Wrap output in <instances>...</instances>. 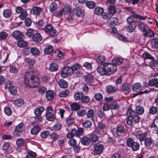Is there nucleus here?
<instances>
[{
  "label": "nucleus",
  "mask_w": 158,
  "mask_h": 158,
  "mask_svg": "<svg viewBox=\"0 0 158 158\" xmlns=\"http://www.w3.org/2000/svg\"><path fill=\"white\" fill-rule=\"evenodd\" d=\"M117 70L116 65L113 63H106L102 66H99L97 68L98 72L102 75H110L114 73Z\"/></svg>",
  "instance_id": "f257e3e1"
},
{
  "label": "nucleus",
  "mask_w": 158,
  "mask_h": 158,
  "mask_svg": "<svg viewBox=\"0 0 158 158\" xmlns=\"http://www.w3.org/2000/svg\"><path fill=\"white\" fill-rule=\"evenodd\" d=\"M24 82L27 86L34 88L39 85L40 79L38 77L32 75L29 73L27 72L24 76Z\"/></svg>",
  "instance_id": "f03ea898"
},
{
  "label": "nucleus",
  "mask_w": 158,
  "mask_h": 158,
  "mask_svg": "<svg viewBox=\"0 0 158 158\" xmlns=\"http://www.w3.org/2000/svg\"><path fill=\"white\" fill-rule=\"evenodd\" d=\"M126 144L128 147H131L134 151H137L139 149V144L137 142L134 141L131 138H129L127 139Z\"/></svg>",
  "instance_id": "7ed1b4c3"
},
{
  "label": "nucleus",
  "mask_w": 158,
  "mask_h": 158,
  "mask_svg": "<svg viewBox=\"0 0 158 158\" xmlns=\"http://www.w3.org/2000/svg\"><path fill=\"white\" fill-rule=\"evenodd\" d=\"M73 73L70 67H64L61 71L60 75L63 78L71 76Z\"/></svg>",
  "instance_id": "20e7f679"
},
{
  "label": "nucleus",
  "mask_w": 158,
  "mask_h": 158,
  "mask_svg": "<svg viewBox=\"0 0 158 158\" xmlns=\"http://www.w3.org/2000/svg\"><path fill=\"white\" fill-rule=\"evenodd\" d=\"M13 84L12 81H8L5 83L4 86L5 89L8 88L10 93L14 95L16 93L17 90L16 88L13 86Z\"/></svg>",
  "instance_id": "39448f33"
},
{
  "label": "nucleus",
  "mask_w": 158,
  "mask_h": 158,
  "mask_svg": "<svg viewBox=\"0 0 158 158\" xmlns=\"http://www.w3.org/2000/svg\"><path fill=\"white\" fill-rule=\"evenodd\" d=\"M44 31L50 36H54L56 32V30L53 28L52 25L50 24H48L45 27Z\"/></svg>",
  "instance_id": "423d86ee"
},
{
  "label": "nucleus",
  "mask_w": 158,
  "mask_h": 158,
  "mask_svg": "<svg viewBox=\"0 0 158 158\" xmlns=\"http://www.w3.org/2000/svg\"><path fill=\"white\" fill-rule=\"evenodd\" d=\"M130 87L129 84L125 83L121 86L120 89L121 91L125 94H128L129 92Z\"/></svg>",
  "instance_id": "0eeeda50"
},
{
  "label": "nucleus",
  "mask_w": 158,
  "mask_h": 158,
  "mask_svg": "<svg viewBox=\"0 0 158 158\" xmlns=\"http://www.w3.org/2000/svg\"><path fill=\"white\" fill-rule=\"evenodd\" d=\"M73 12L78 17H82L84 16V10L79 7H77L74 9Z\"/></svg>",
  "instance_id": "6e6552de"
},
{
  "label": "nucleus",
  "mask_w": 158,
  "mask_h": 158,
  "mask_svg": "<svg viewBox=\"0 0 158 158\" xmlns=\"http://www.w3.org/2000/svg\"><path fill=\"white\" fill-rule=\"evenodd\" d=\"M143 35L144 36L152 38L154 36V34L152 30L148 27L143 32Z\"/></svg>",
  "instance_id": "1a4fd4ad"
},
{
  "label": "nucleus",
  "mask_w": 158,
  "mask_h": 158,
  "mask_svg": "<svg viewBox=\"0 0 158 158\" xmlns=\"http://www.w3.org/2000/svg\"><path fill=\"white\" fill-rule=\"evenodd\" d=\"M12 36L17 40H19L22 39L23 35L22 33L20 31H15L13 32Z\"/></svg>",
  "instance_id": "9d476101"
},
{
  "label": "nucleus",
  "mask_w": 158,
  "mask_h": 158,
  "mask_svg": "<svg viewBox=\"0 0 158 158\" xmlns=\"http://www.w3.org/2000/svg\"><path fill=\"white\" fill-rule=\"evenodd\" d=\"M134 134L139 139L140 141L141 142L145 140V139L148 136V133L147 132H145L143 133H139L136 135Z\"/></svg>",
  "instance_id": "9b49d317"
},
{
  "label": "nucleus",
  "mask_w": 158,
  "mask_h": 158,
  "mask_svg": "<svg viewBox=\"0 0 158 158\" xmlns=\"http://www.w3.org/2000/svg\"><path fill=\"white\" fill-rule=\"evenodd\" d=\"M85 80L87 83L93 84L94 82V77L90 74H88L85 77Z\"/></svg>",
  "instance_id": "f8f14e48"
},
{
  "label": "nucleus",
  "mask_w": 158,
  "mask_h": 158,
  "mask_svg": "<svg viewBox=\"0 0 158 158\" xmlns=\"http://www.w3.org/2000/svg\"><path fill=\"white\" fill-rule=\"evenodd\" d=\"M103 148V146L102 145L99 144L95 147L94 153L96 155H98L101 154L102 152Z\"/></svg>",
  "instance_id": "ddd939ff"
},
{
  "label": "nucleus",
  "mask_w": 158,
  "mask_h": 158,
  "mask_svg": "<svg viewBox=\"0 0 158 158\" xmlns=\"http://www.w3.org/2000/svg\"><path fill=\"white\" fill-rule=\"evenodd\" d=\"M44 110V109L43 107L40 106L35 108L34 110V113L36 116H40Z\"/></svg>",
  "instance_id": "4468645a"
},
{
  "label": "nucleus",
  "mask_w": 158,
  "mask_h": 158,
  "mask_svg": "<svg viewBox=\"0 0 158 158\" xmlns=\"http://www.w3.org/2000/svg\"><path fill=\"white\" fill-rule=\"evenodd\" d=\"M42 36L39 33L35 34L32 36L33 40L35 42H39L42 40Z\"/></svg>",
  "instance_id": "2eb2a0df"
},
{
  "label": "nucleus",
  "mask_w": 158,
  "mask_h": 158,
  "mask_svg": "<svg viewBox=\"0 0 158 158\" xmlns=\"http://www.w3.org/2000/svg\"><path fill=\"white\" fill-rule=\"evenodd\" d=\"M41 8L37 6H34L31 10V12L34 15H38L41 11Z\"/></svg>",
  "instance_id": "dca6fc26"
},
{
  "label": "nucleus",
  "mask_w": 158,
  "mask_h": 158,
  "mask_svg": "<svg viewBox=\"0 0 158 158\" xmlns=\"http://www.w3.org/2000/svg\"><path fill=\"white\" fill-rule=\"evenodd\" d=\"M84 96V94L82 92L78 91L76 92L74 95V98L75 100H81Z\"/></svg>",
  "instance_id": "f3484780"
},
{
  "label": "nucleus",
  "mask_w": 158,
  "mask_h": 158,
  "mask_svg": "<svg viewBox=\"0 0 158 158\" xmlns=\"http://www.w3.org/2000/svg\"><path fill=\"white\" fill-rule=\"evenodd\" d=\"M142 89L141 85L139 83H136L134 84L132 87L133 90L135 92H138Z\"/></svg>",
  "instance_id": "a211bd4d"
},
{
  "label": "nucleus",
  "mask_w": 158,
  "mask_h": 158,
  "mask_svg": "<svg viewBox=\"0 0 158 158\" xmlns=\"http://www.w3.org/2000/svg\"><path fill=\"white\" fill-rule=\"evenodd\" d=\"M126 114L127 117L132 118L137 114L136 112L130 108L128 109Z\"/></svg>",
  "instance_id": "6ab92c4d"
},
{
  "label": "nucleus",
  "mask_w": 158,
  "mask_h": 158,
  "mask_svg": "<svg viewBox=\"0 0 158 158\" xmlns=\"http://www.w3.org/2000/svg\"><path fill=\"white\" fill-rule=\"evenodd\" d=\"M54 93L52 90H49L46 92V96L48 100L52 99L54 98Z\"/></svg>",
  "instance_id": "aec40b11"
},
{
  "label": "nucleus",
  "mask_w": 158,
  "mask_h": 158,
  "mask_svg": "<svg viewBox=\"0 0 158 158\" xmlns=\"http://www.w3.org/2000/svg\"><path fill=\"white\" fill-rule=\"evenodd\" d=\"M40 130V126L36 125L34 126L31 131V134L33 135L38 133Z\"/></svg>",
  "instance_id": "412c9836"
},
{
  "label": "nucleus",
  "mask_w": 158,
  "mask_h": 158,
  "mask_svg": "<svg viewBox=\"0 0 158 158\" xmlns=\"http://www.w3.org/2000/svg\"><path fill=\"white\" fill-rule=\"evenodd\" d=\"M72 110L77 111L79 110L81 108L80 104L78 103H73L70 105Z\"/></svg>",
  "instance_id": "4be33fe9"
},
{
  "label": "nucleus",
  "mask_w": 158,
  "mask_h": 158,
  "mask_svg": "<svg viewBox=\"0 0 158 158\" xmlns=\"http://www.w3.org/2000/svg\"><path fill=\"white\" fill-rule=\"evenodd\" d=\"M151 44L153 48L155 49L158 48V39L154 38L152 40Z\"/></svg>",
  "instance_id": "5701e85b"
},
{
  "label": "nucleus",
  "mask_w": 158,
  "mask_h": 158,
  "mask_svg": "<svg viewBox=\"0 0 158 158\" xmlns=\"http://www.w3.org/2000/svg\"><path fill=\"white\" fill-rule=\"evenodd\" d=\"M17 43L18 46L20 47L23 48L27 46L28 45V43L27 41L22 40V39L18 40Z\"/></svg>",
  "instance_id": "b1692460"
},
{
  "label": "nucleus",
  "mask_w": 158,
  "mask_h": 158,
  "mask_svg": "<svg viewBox=\"0 0 158 158\" xmlns=\"http://www.w3.org/2000/svg\"><path fill=\"white\" fill-rule=\"evenodd\" d=\"M116 88L111 85H109L106 87V91L107 93L111 94L115 92L116 91Z\"/></svg>",
  "instance_id": "393cba45"
},
{
  "label": "nucleus",
  "mask_w": 158,
  "mask_h": 158,
  "mask_svg": "<svg viewBox=\"0 0 158 158\" xmlns=\"http://www.w3.org/2000/svg\"><path fill=\"white\" fill-rule=\"evenodd\" d=\"M158 83V79L157 78H155L150 80L148 83V85L150 86H154L157 88Z\"/></svg>",
  "instance_id": "a878e982"
},
{
  "label": "nucleus",
  "mask_w": 158,
  "mask_h": 158,
  "mask_svg": "<svg viewBox=\"0 0 158 158\" xmlns=\"http://www.w3.org/2000/svg\"><path fill=\"white\" fill-rule=\"evenodd\" d=\"M58 84L62 88H65L68 86V83L64 80L61 79L58 82Z\"/></svg>",
  "instance_id": "bb28decb"
},
{
  "label": "nucleus",
  "mask_w": 158,
  "mask_h": 158,
  "mask_svg": "<svg viewBox=\"0 0 158 158\" xmlns=\"http://www.w3.org/2000/svg\"><path fill=\"white\" fill-rule=\"evenodd\" d=\"M92 123L91 121L89 120H85L82 123L83 126L86 128L90 127Z\"/></svg>",
  "instance_id": "cd10ccee"
},
{
  "label": "nucleus",
  "mask_w": 158,
  "mask_h": 158,
  "mask_svg": "<svg viewBox=\"0 0 158 158\" xmlns=\"http://www.w3.org/2000/svg\"><path fill=\"white\" fill-rule=\"evenodd\" d=\"M123 61V59L121 58L116 57L113 60L112 63L115 65H120L122 64Z\"/></svg>",
  "instance_id": "c85d7f7f"
},
{
  "label": "nucleus",
  "mask_w": 158,
  "mask_h": 158,
  "mask_svg": "<svg viewBox=\"0 0 158 158\" xmlns=\"http://www.w3.org/2000/svg\"><path fill=\"white\" fill-rule=\"evenodd\" d=\"M127 21L129 25L135 24L136 22V21L135 20V18L132 16L128 17L127 19Z\"/></svg>",
  "instance_id": "c756f323"
},
{
  "label": "nucleus",
  "mask_w": 158,
  "mask_h": 158,
  "mask_svg": "<svg viewBox=\"0 0 158 158\" xmlns=\"http://www.w3.org/2000/svg\"><path fill=\"white\" fill-rule=\"evenodd\" d=\"M99 136L95 134H91L89 135V138L90 141L93 142H96L98 139Z\"/></svg>",
  "instance_id": "7c9ffc66"
},
{
  "label": "nucleus",
  "mask_w": 158,
  "mask_h": 158,
  "mask_svg": "<svg viewBox=\"0 0 158 158\" xmlns=\"http://www.w3.org/2000/svg\"><path fill=\"white\" fill-rule=\"evenodd\" d=\"M70 94V91L68 89H65L60 92L59 96L60 97L65 98L68 96Z\"/></svg>",
  "instance_id": "2f4dec72"
},
{
  "label": "nucleus",
  "mask_w": 158,
  "mask_h": 158,
  "mask_svg": "<svg viewBox=\"0 0 158 158\" xmlns=\"http://www.w3.org/2000/svg\"><path fill=\"white\" fill-rule=\"evenodd\" d=\"M92 63L87 62H84L83 65V67H84L86 69L91 71L92 69Z\"/></svg>",
  "instance_id": "473e14b6"
},
{
  "label": "nucleus",
  "mask_w": 158,
  "mask_h": 158,
  "mask_svg": "<svg viewBox=\"0 0 158 158\" xmlns=\"http://www.w3.org/2000/svg\"><path fill=\"white\" fill-rule=\"evenodd\" d=\"M55 114H46V119L49 121H53L55 118Z\"/></svg>",
  "instance_id": "72a5a7b5"
},
{
  "label": "nucleus",
  "mask_w": 158,
  "mask_h": 158,
  "mask_svg": "<svg viewBox=\"0 0 158 158\" xmlns=\"http://www.w3.org/2000/svg\"><path fill=\"white\" fill-rule=\"evenodd\" d=\"M138 27L139 30L143 32L148 27L147 25H145L144 23L140 22L138 25Z\"/></svg>",
  "instance_id": "f704fd0d"
},
{
  "label": "nucleus",
  "mask_w": 158,
  "mask_h": 158,
  "mask_svg": "<svg viewBox=\"0 0 158 158\" xmlns=\"http://www.w3.org/2000/svg\"><path fill=\"white\" fill-rule=\"evenodd\" d=\"M90 141L89 138L85 137L81 140V143L83 145H88L90 143Z\"/></svg>",
  "instance_id": "c9c22d12"
},
{
  "label": "nucleus",
  "mask_w": 158,
  "mask_h": 158,
  "mask_svg": "<svg viewBox=\"0 0 158 158\" xmlns=\"http://www.w3.org/2000/svg\"><path fill=\"white\" fill-rule=\"evenodd\" d=\"M75 121L74 119L71 117H69L66 120V125L67 126H69V125L73 124Z\"/></svg>",
  "instance_id": "e433bc0d"
},
{
  "label": "nucleus",
  "mask_w": 158,
  "mask_h": 158,
  "mask_svg": "<svg viewBox=\"0 0 158 158\" xmlns=\"http://www.w3.org/2000/svg\"><path fill=\"white\" fill-rule=\"evenodd\" d=\"M24 102L23 99L19 98L14 101V104L16 106H20L23 105Z\"/></svg>",
  "instance_id": "4c0bfd02"
},
{
  "label": "nucleus",
  "mask_w": 158,
  "mask_h": 158,
  "mask_svg": "<svg viewBox=\"0 0 158 158\" xmlns=\"http://www.w3.org/2000/svg\"><path fill=\"white\" fill-rule=\"evenodd\" d=\"M85 4L86 6L90 9H93L95 6L96 4L93 1H87Z\"/></svg>",
  "instance_id": "58836bf2"
},
{
  "label": "nucleus",
  "mask_w": 158,
  "mask_h": 158,
  "mask_svg": "<svg viewBox=\"0 0 158 158\" xmlns=\"http://www.w3.org/2000/svg\"><path fill=\"white\" fill-rule=\"evenodd\" d=\"M103 9L100 7H97L94 10V13L98 15H101L103 13Z\"/></svg>",
  "instance_id": "ea45409f"
},
{
  "label": "nucleus",
  "mask_w": 158,
  "mask_h": 158,
  "mask_svg": "<svg viewBox=\"0 0 158 158\" xmlns=\"http://www.w3.org/2000/svg\"><path fill=\"white\" fill-rule=\"evenodd\" d=\"M57 4L55 2H52L50 5V11L51 13L53 12L57 9Z\"/></svg>",
  "instance_id": "a19ab883"
},
{
  "label": "nucleus",
  "mask_w": 158,
  "mask_h": 158,
  "mask_svg": "<svg viewBox=\"0 0 158 158\" xmlns=\"http://www.w3.org/2000/svg\"><path fill=\"white\" fill-rule=\"evenodd\" d=\"M135 27V24L129 25V26L126 27V29L127 31L131 32L134 31Z\"/></svg>",
  "instance_id": "79ce46f5"
},
{
  "label": "nucleus",
  "mask_w": 158,
  "mask_h": 158,
  "mask_svg": "<svg viewBox=\"0 0 158 158\" xmlns=\"http://www.w3.org/2000/svg\"><path fill=\"white\" fill-rule=\"evenodd\" d=\"M143 88L144 89H146L143 91L139 93L140 94H142L143 93H148L150 92L152 90L151 89H149L148 87V85L147 84H146L145 82L144 83V85H143Z\"/></svg>",
  "instance_id": "37998d69"
},
{
  "label": "nucleus",
  "mask_w": 158,
  "mask_h": 158,
  "mask_svg": "<svg viewBox=\"0 0 158 158\" xmlns=\"http://www.w3.org/2000/svg\"><path fill=\"white\" fill-rule=\"evenodd\" d=\"M17 131L22 133L24 129V125L23 123H21L16 127Z\"/></svg>",
  "instance_id": "c03bdc74"
},
{
  "label": "nucleus",
  "mask_w": 158,
  "mask_h": 158,
  "mask_svg": "<svg viewBox=\"0 0 158 158\" xmlns=\"http://www.w3.org/2000/svg\"><path fill=\"white\" fill-rule=\"evenodd\" d=\"M152 140L151 138H147L145 140V144L146 146L150 147L152 145Z\"/></svg>",
  "instance_id": "a18cd8bd"
},
{
  "label": "nucleus",
  "mask_w": 158,
  "mask_h": 158,
  "mask_svg": "<svg viewBox=\"0 0 158 158\" xmlns=\"http://www.w3.org/2000/svg\"><path fill=\"white\" fill-rule=\"evenodd\" d=\"M108 9L109 13L112 15H114L116 12L115 8L114 5H111L110 6Z\"/></svg>",
  "instance_id": "49530a36"
},
{
  "label": "nucleus",
  "mask_w": 158,
  "mask_h": 158,
  "mask_svg": "<svg viewBox=\"0 0 158 158\" xmlns=\"http://www.w3.org/2000/svg\"><path fill=\"white\" fill-rule=\"evenodd\" d=\"M25 143V141L22 138L18 139L16 141V143L18 146L20 147L23 146Z\"/></svg>",
  "instance_id": "de8ad7c7"
},
{
  "label": "nucleus",
  "mask_w": 158,
  "mask_h": 158,
  "mask_svg": "<svg viewBox=\"0 0 158 158\" xmlns=\"http://www.w3.org/2000/svg\"><path fill=\"white\" fill-rule=\"evenodd\" d=\"M3 14L5 17L8 18L10 17L11 14V11L10 10L7 9L4 10Z\"/></svg>",
  "instance_id": "09e8293b"
},
{
  "label": "nucleus",
  "mask_w": 158,
  "mask_h": 158,
  "mask_svg": "<svg viewBox=\"0 0 158 158\" xmlns=\"http://www.w3.org/2000/svg\"><path fill=\"white\" fill-rule=\"evenodd\" d=\"M58 67L55 63H51L49 66V69L51 71H56L57 70Z\"/></svg>",
  "instance_id": "8fccbe9b"
},
{
  "label": "nucleus",
  "mask_w": 158,
  "mask_h": 158,
  "mask_svg": "<svg viewBox=\"0 0 158 158\" xmlns=\"http://www.w3.org/2000/svg\"><path fill=\"white\" fill-rule=\"evenodd\" d=\"M106 58L104 56H98L96 60L97 63L101 64L104 62Z\"/></svg>",
  "instance_id": "3c124183"
},
{
  "label": "nucleus",
  "mask_w": 158,
  "mask_h": 158,
  "mask_svg": "<svg viewBox=\"0 0 158 158\" xmlns=\"http://www.w3.org/2000/svg\"><path fill=\"white\" fill-rule=\"evenodd\" d=\"M136 112L137 114H142L144 112V108L143 107L137 106L136 108Z\"/></svg>",
  "instance_id": "603ef678"
},
{
  "label": "nucleus",
  "mask_w": 158,
  "mask_h": 158,
  "mask_svg": "<svg viewBox=\"0 0 158 158\" xmlns=\"http://www.w3.org/2000/svg\"><path fill=\"white\" fill-rule=\"evenodd\" d=\"M157 108L155 106H152L149 109V113L152 114H154L157 112Z\"/></svg>",
  "instance_id": "864d4df0"
},
{
  "label": "nucleus",
  "mask_w": 158,
  "mask_h": 158,
  "mask_svg": "<svg viewBox=\"0 0 158 158\" xmlns=\"http://www.w3.org/2000/svg\"><path fill=\"white\" fill-rule=\"evenodd\" d=\"M36 156V154L31 151H28V155L26 156V158H35Z\"/></svg>",
  "instance_id": "5fc2aeb1"
},
{
  "label": "nucleus",
  "mask_w": 158,
  "mask_h": 158,
  "mask_svg": "<svg viewBox=\"0 0 158 158\" xmlns=\"http://www.w3.org/2000/svg\"><path fill=\"white\" fill-rule=\"evenodd\" d=\"M31 51L32 54L34 55H38L40 52L39 50L36 48H32Z\"/></svg>",
  "instance_id": "6e6d98bb"
},
{
  "label": "nucleus",
  "mask_w": 158,
  "mask_h": 158,
  "mask_svg": "<svg viewBox=\"0 0 158 158\" xmlns=\"http://www.w3.org/2000/svg\"><path fill=\"white\" fill-rule=\"evenodd\" d=\"M86 114V110L84 109L78 110L77 111V115L80 117L84 116Z\"/></svg>",
  "instance_id": "4d7b16f0"
},
{
  "label": "nucleus",
  "mask_w": 158,
  "mask_h": 158,
  "mask_svg": "<svg viewBox=\"0 0 158 158\" xmlns=\"http://www.w3.org/2000/svg\"><path fill=\"white\" fill-rule=\"evenodd\" d=\"M25 61L29 65H32L35 64V60L30 58L26 57L24 58Z\"/></svg>",
  "instance_id": "13d9d810"
},
{
  "label": "nucleus",
  "mask_w": 158,
  "mask_h": 158,
  "mask_svg": "<svg viewBox=\"0 0 158 158\" xmlns=\"http://www.w3.org/2000/svg\"><path fill=\"white\" fill-rule=\"evenodd\" d=\"M50 134V132L48 131H44L40 133V136L43 138H45Z\"/></svg>",
  "instance_id": "bf43d9fd"
},
{
  "label": "nucleus",
  "mask_w": 158,
  "mask_h": 158,
  "mask_svg": "<svg viewBox=\"0 0 158 158\" xmlns=\"http://www.w3.org/2000/svg\"><path fill=\"white\" fill-rule=\"evenodd\" d=\"M62 127V125L59 123H56L53 126V128L55 131H59Z\"/></svg>",
  "instance_id": "052dcab7"
},
{
  "label": "nucleus",
  "mask_w": 158,
  "mask_h": 158,
  "mask_svg": "<svg viewBox=\"0 0 158 158\" xmlns=\"http://www.w3.org/2000/svg\"><path fill=\"white\" fill-rule=\"evenodd\" d=\"M142 57L145 59H150L153 60L154 59V57L151 55L147 52L143 54Z\"/></svg>",
  "instance_id": "680f3d73"
},
{
  "label": "nucleus",
  "mask_w": 158,
  "mask_h": 158,
  "mask_svg": "<svg viewBox=\"0 0 158 158\" xmlns=\"http://www.w3.org/2000/svg\"><path fill=\"white\" fill-rule=\"evenodd\" d=\"M4 111L5 114L8 116L10 115L11 114L12 112V110L10 108L7 106L5 107Z\"/></svg>",
  "instance_id": "e2e57ef3"
},
{
  "label": "nucleus",
  "mask_w": 158,
  "mask_h": 158,
  "mask_svg": "<svg viewBox=\"0 0 158 158\" xmlns=\"http://www.w3.org/2000/svg\"><path fill=\"white\" fill-rule=\"evenodd\" d=\"M62 10L63 12V15L68 14L71 11L70 8L69 6L64 7L62 9Z\"/></svg>",
  "instance_id": "0e129e2a"
},
{
  "label": "nucleus",
  "mask_w": 158,
  "mask_h": 158,
  "mask_svg": "<svg viewBox=\"0 0 158 158\" xmlns=\"http://www.w3.org/2000/svg\"><path fill=\"white\" fill-rule=\"evenodd\" d=\"M86 114L88 118L92 117L94 115V111L93 109H90L86 112Z\"/></svg>",
  "instance_id": "69168bd1"
},
{
  "label": "nucleus",
  "mask_w": 158,
  "mask_h": 158,
  "mask_svg": "<svg viewBox=\"0 0 158 158\" xmlns=\"http://www.w3.org/2000/svg\"><path fill=\"white\" fill-rule=\"evenodd\" d=\"M97 112L98 114L99 118H103L105 116V113L101 109H98Z\"/></svg>",
  "instance_id": "338daca9"
},
{
  "label": "nucleus",
  "mask_w": 158,
  "mask_h": 158,
  "mask_svg": "<svg viewBox=\"0 0 158 158\" xmlns=\"http://www.w3.org/2000/svg\"><path fill=\"white\" fill-rule=\"evenodd\" d=\"M53 50V48L52 46H49L47 47L45 50L44 52L46 54H49Z\"/></svg>",
  "instance_id": "774afa93"
}]
</instances>
